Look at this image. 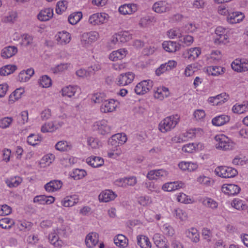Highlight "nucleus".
<instances>
[{
  "instance_id": "09e8293b",
  "label": "nucleus",
  "mask_w": 248,
  "mask_h": 248,
  "mask_svg": "<svg viewBox=\"0 0 248 248\" xmlns=\"http://www.w3.org/2000/svg\"><path fill=\"white\" fill-rule=\"evenodd\" d=\"M163 49L169 52H174L179 49V46L175 42L173 41H164L162 43Z\"/></svg>"
},
{
  "instance_id": "bf43d9fd",
  "label": "nucleus",
  "mask_w": 248,
  "mask_h": 248,
  "mask_svg": "<svg viewBox=\"0 0 248 248\" xmlns=\"http://www.w3.org/2000/svg\"><path fill=\"white\" fill-rule=\"evenodd\" d=\"M57 130L54 121L45 123L41 127V132L43 133L53 132Z\"/></svg>"
},
{
  "instance_id": "2eb2a0df",
  "label": "nucleus",
  "mask_w": 248,
  "mask_h": 248,
  "mask_svg": "<svg viewBox=\"0 0 248 248\" xmlns=\"http://www.w3.org/2000/svg\"><path fill=\"white\" fill-rule=\"evenodd\" d=\"M177 65V62L174 60H169L167 62L161 64L155 71V75L157 76L169 72Z\"/></svg>"
},
{
  "instance_id": "f257e3e1",
  "label": "nucleus",
  "mask_w": 248,
  "mask_h": 248,
  "mask_svg": "<svg viewBox=\"0 0 248 248\" xmlns=\"http://www.w3.org/2000/svg\"><path fill=\"white\" fill-rule=\"evenodd\" d=\"M71 233L70 228L60 220L56 227H53L52 231L48 235L49 242L55 247H62L63 242L59 236L67 237Z\"/></svg>"
},
{
  "instance_id": "6e6552de",
  "label": "nucleus",
  "mask_w": 248,
  "mask_h": 248,
  "mask_svg": "<svg viewBox=\"0 0 248 248\" xmlns=\"http://www.w3.org/2000/svg\"><path fill=\"white\" fill-rule=\"evenodd\" d=\"M154 83L150 79L144 80L138 83L135 87V93L137 95H143L152 88Z\"/></svg>"
},
{
  "instance_id": "a878e982",
  "label": "nucleus",
  "mask_w": 248,
  "mask_h": 248,
  "mask_svg": "<svg viewBox=\"0 0 248 248\" xmlns=\"http://www.w3.org/2000/svg\"><path fill=\"white\" fill-rule=\"evenodd\" d=\"M186 236L193 243H197L200 241V234L198 230L194 227L187 229L185 231Z\"/></svg>"
},
{
  "instance_id": "ddd939ff",
  "label": "nucleus",
  "mask_w": 248,
  "mask_h": 248,
  "mask_svg": "<svg viewBox=\"0 0 248 248\" xmlns=\"http://www.w3.org/2000/svg\"><path fill=\"white\" fill-rule=\"evenodd\" d=\"M232 69L239 73L248 71V60L246 59H236L231 64Z\"/></svg>"
},
{
  "instance_id": "1a4fd4ad",
  "label": "nucleus",
  "mask_w": 248,
  "mask_h": 248,
  "mask_svg": "<svg viewBox=\"0 0 248 248\" xmlns=\"http://www.w3.org/2000/svg\"><path fill=\"white\" fill-rule=\"evenodd\" d=\"M119 106V102L113 99L105 100L100 106V111L102 113H110L116 110Z\"/></svg>"
},
{
  "instance_id": "49530a36",
  "label": "nucleus",
  "mask_w": 248,
  "mask_h": 248,
  "mask_svg": "<svg viewBox=\"0 0 248 248\" xmlns=\"http://www.w3.org/2000/svg\"><path fill=\"white\" fill-rule=\"evenodd\" d=\"M172 213L173 215L181 221L185 222L188 219V216L187 212L181 208H175Z\"/></svg>"
},
{
  "instance_id": "c03bdc74",
  "label": "nucleus",
  "mask_w": 248,
  "mask_h": 248,
  "mask_svg": "<svg viewBox=\"0 0 248 248\" xmlns=\"http://www.w3.org/2000/svg\"><path fill=\"white\" fill-rule=\"evenodd\" d=\"M114 244L118 247L125 248L128 245V240L124 235L119 234L115 236L113 238Z\"/></svg>"
},
{
  "instance_id": "f8f14e48",
  "label": "nucleus",
  "mask_w": 248,
  "mask_h": 248,
  "mask_svg": "<svg viewBox=\"0 0 248 248\" xmlns=\"http://www.w3.org/2000/svg\"><path fill=\"white\" fill-rule=\"evenodd\" d=\"M227 30L222 26H218L215 30L216 35L215 43L217 44L220 43L226 44L229 42V37Z\"/></svg>"
},
{
  "instance_id": "a211bd4d",
  "label": "nucleus",
  "mask_w": 248,
  "mask_h": 248,
  "mask_svg": "<svg viewBox=\"0 0 248 248\" xmlns=\"http://www.w3.org/2000/svg\"><path fill=\"white\" fill-rule=\"evenodd\" d=\"M185 186V183L181 181L170 182L164 184L162 189L166 192H173L184 188Z\"/></svg>"
},
{
  "instance_id": "473e14b6",
  "label": "nucleus",
  "mask_w": 248,
  "mask_h": 248,
  "mask_svg": "<svg viewBox=\"0 0 248 248\" xmlns=\"http://www.w3.org/2000/svg\"><path fill=\"white\" fill-rule=\"evenodd\" d=\"M53 10L51 8H44L38 14V19L41 21H46L53 16Z\"/></svg>"
},
{
  "instance_id": "ea45409f",
  "label": "nucleus",
  "mask_w": 248,
  "mask_h": 248,
  "mask_svg": "<svg viewBox=\"0 0 248 248\" xmlns=\"http://www.w3.org/2000/svg\"><path fill=\"white\" fill-rule=\"evenodd\" d=\"M17 52V48L15 46H8L4 47L1 52V56L3 58H10Z\"/></svg>"
},
{
  "instance_id": "6ab92c4d",
  "label": "nucleus",
  "mask_w": 248,
  "mask_h": 248,
  "mask_svg": "<svg viewBox=\"0 0 248 248\" xmlns=\"http://www.w3.org/2000/svg\"><path fill=\"white\" fill-rule=\"evenodd\" d=\"M221 190L223 193L228 196H235L240 193V187L236 185L225 184L222 185Z\"/></svg>"
},
{
  "instance_id": "4be33fe9",
  "label": "nucleus",
  "mask_w": 248,
  "mask_h": 248,
  "mask_svg": "<svg viewBox=\"0 0 248 248\" xmlns=\"http://www.w3.org/2000/svg\"><path fill=\"white\" fill-rule=\"evenodd\" d=\"M201 54V49L199 47H195L186 50L183 53V56L185 59L191 61L198 58Z\"/></svg>"
},
{
  "instance_id": "864d4df0",
  "label": "nucleus",
  "mask_w": 248,
  "mask_h": 248,
  "mask_svg": "<svg viewBox=\"0 0 248 248\" xmlns=\"http://www.w3.org/2000/svg\"><path fill=\"white\" fill-rule=\"evenodd\" d=\"M38 84L42 88H49L52 85V80L48 76L43 75L38 79Z\"/></svg>"
},
{
  "instance_id": "5701e85b",
  "label": "nucleus",
  "mask_w": 248,
  "mask_h": 248,
  "mask_svg": "<svg viewBox=\"0 0 248 248\" xmlns=\"http://www.w3.org/2000/svg\"><path fill=\"white\" fill-rule=\"evenodd\" d=\"M79 200L78 195L73 194L64 197L62 200L61 204L65 207H72L76 205L78 202Z\"/></svg>"
},
{
  "instance_id": "f03ea898",
  "label": "nucleus",
  "mask_w": 248,
  "mask_h": 248,
  "mask_svg": "<svg viewBox=\"0 0 248 248\" xmlns=\"http://www.w3.org/2000/svg\"><path fill=\"white\" fill-rule=\"evenodd\" d=\"M214 140L215 147L218 150L228 151L233 150L235 147V143L224 134L217 135Z\"/></svg>"
},
{
  "instance_id": "dca6fc26",
  "label": "nucleus",
  "mask_w": 248,
  "mask_h": 248,
  "mask_svg": "<svg viewBox=\"0 0 248 248\" xmlns=\"http://www.w3.org/2000/svg\"><path fill=\"white\" fill-rule=\"evenodd\" d=\"M94 127L97 129L99 134L103 135L110 133L112 129L108 122L106 120H102L95 122L94 124Z\"/></svg>"
},
{
  "instance_id": "6e6d98bb",
  "label": "nucleus",
  "mask_w": 248,
  "mask_h": 248,
  "mask_svg": "<svg viewBox=\"0 0 248 248\" xmlns=\"http://www.w3.org/2000/svg\"><path fill=\"white\" fill-rule=\"evenodd\" d=\"M55 156L52 154H47L44 155L40 161L41 168H46L49 166L54 161Z\"/></svg>"
},
{
  "instance_id": "4d7b16f0",
  "label": "nucleus",
  "mask_w": 248,
  "mask_h": 248,
  "mask_svg": "<svg viewBox=\"0 0 248 248\" xmlns=\"http://www.w3.org/2000/svg\"><path fill=\"white\" fill-rule=\"evenodd\" d=\"M82 17V14L81 12H74L70 14L68 18L69 23L71 25H76Z\"/></svg>"
},
{
  "instance_id": "338daca9",
  "label": "nucleus",
  "mask_w": 248,
  "mask_h": 248,
  "mask_svg": "<svg viewBox=\"0 0 248 248\" xmlns=\"http://www.w3.org/2000/svg\"><path fill=\"white\" fill-rule=\"evenodd\" d=\"M41 140L42 138L40 136L34 134H30L27 138L28 143L32 146L37 145Z\"/></svg>"
},
{
  "instance_id": "0eeeda50",
  "label": "nucleus",
  "mask_w": 248,
  "mask_h": 248,
  "mask_svg": "<svg viewBox=\"0 0 248 248\" xmlns=\"http://www.w3.org/2000/svg\"><path fill=\"white\" fill-rule=\"evenodd\" d=\"M215 174L223 178H230L235 177L238 173L234 168L227 166H218L215 170Z\"/></svg>"
},
{
  "instance_id": "9d476101",
  "label": "nucleus",
  "mask_w": 248,
  "mask_h": 248,
  "mask_svg": "<svg viewBox=\"0 0 248 248\" xmlns=\"http://www.w3.org/2000/svg\"><path fill=\"white\" fill-rule=\"evenodd\" d=\"M135 78V75L132 72H128L119 75L116 79L117 85L122 86H126L131 83Z\"/></svg>"
},
{
  "instance_id": "a18cd8bd",
  "label": "nucleus",
  "mask_w": 248,
  "mask_h": 248,
  "mask_svg": "<svg viewBox=\"0 0 248 248\" xmlns=\"http://www.w3.org/2000/svg\"><path fill=\"white\" fill-rule=\"evenodd\" d=\"M202 204L205 207L212 209H216L218 207V203L214 199L204 197L202 198L200 200Z\"/></svg>"
},
{
  "instance_id": "c756f323",
  "label": "nucleus",
  "mask_w": 248,
  "mask_h": 248,
  "mask_svg": "<svg viewBox=\"0 0 248 248\" xmlns=\"http://www.w3.org/2000/svg\"><path fill=\"white\" fill-rule=\"evenodd\" d=\"M117 195L111 190H105L100 193L99 195V200L101 202H108L114 200Z\"/></svg>"
},
{
  "instance_id": "052dcab7",
  "label": "nucleus",
  "mask_w": 248,
  "mask_h": 248,
  "mask_svg": "<svg viewBox=\"0 0 248 248\" xmlns=\"http://www.w3.org/2000/svg\"><path fill=\"white\" fill-rule=\"evenodd\" d=\"M15 224V221L13 219L5 217L0 219V226L4 229H10Z\"/></svg>"
},
{
  "instance_id": "c85d7f7f",
  "label": "nucleus",
  "mask_w": 248,
  "mask_h": 248,
  "mask_svg": "<svg viewBox=\"0 0 248 248\" xmlns=\"http://www.w3.org/2000/svg\"><path fill=\"white\" fill-rule=\"evenodd\" d=\"M155 244L159 248H169L167 239L159 233H155L153 236Z\"/></svg>"
},
{
  "instance_id": "79ce46f5",
  "label": "nucleus",
  "mask_w": 248,
  "mask_h": 248,
  "mask_svg": "<svg viewBox=\"0 0 248 248\" xmlns=\"http://www.w3.org/2000/svg\"><path fill=\"white\" fill-rule=\"evenodd\" d=\"M230 120V116L222 114L214 117L212 120V123L215 126H220L228 123Z\"/></svg>"
},
{
  "instance_id": "72a5a7b5",
  "label": "nucleus",
  "mask_w": 248,
  "mask_h": 248,
  "mask_svg": "<svg viewBox=\"0 0 248 248\" xmlns=\"http://www.w3.org/2000/svg\"><path fill=\"white\" fill-rule=\"evenodd\" d=\"M203 133V130L201 128H191L184 132L183 136L186 139L187 141L189 139L201 136Z\"/></svg>"
},
{
  "instance_id": "39448f33",
  "label": "nucleus",
  "mask_w": 248,
  "mask_h": 248,
  "mask_svg": "<svg viewBox=\"0 0 248 248\" xmlns=\"http://www.w3.org/2000/svg\"><path fill=\"white\" fill-rule=\"evenodd\" d=\"M99 37V33L96 31L84 32L81 36V44L83 47H89L97 41Z\"/></svg>"
},
{
  "instance_id": "13d9d810",
  "label": "nucleus",
  "mask_w": 248,
  "mask_h": 248,
  "mask_svg": "<svg viewBox=\"0 0 248 248\" xmlns=\"http://www.w3.org/2000/svg\"><path fill=\"white\" fill-rule=\"evenodd\" d=\"M16 69L15 65H6L0 69V75L1 76H7L13 73Z\"/></svg>"
},
{
  "instance_id": "c9c22d12",
  "label": "nucleus",
  "mask_w": 248,
  "mask_h": 248,
  "mask_svg": "<svg viewBox=\"0 0 248 248\" xmlns=\"http://www.w3.org/2000/svg\"><path fill=\"white\" fill-rule=\"evenodd\" d=\"M202 146L200 143H189L182 146V151L186 154H192L197 152L199 148L202 149Z\"/></svg>"
},
{
  "instance_id": "5fc2aeb1",
  "label": "nucleus",
  "mask_w": 248,
  "mask_h": 248,
  "mask_svg": "<svg viewBox=\"0 0 248 248\" xmlns=\"http://www.w3.org/2000/svg\"><path fill=\"white\" fill-rule=\"evenodd\" d=\"M177 200L184 204H191L195 202L193 198H190L183 192H180L177 195Z\"/></svg>"
},
{
  "instance_id": "9b49d317",
  "label": "nucleus",
  "mask_w": 248,
  "mask_h": 248,
  "mask_svg": "<svg viewBox=\"0 0 248 248\" xmlns=\"http://www.w3.org/2000/svg\"><path fill=\"white\" fill-rule=\"evenodd\" d=\"M127 140V136L124 133H117L113 135L108 140V145L117 148L125 143Z\"/></svg>"
},
{
  "instance_id": "69168bd1",
  "label": "nucleus",
  "mask_w": 248,
  "mask_h": 248,
  "mask_svg": "<svg viewBox=\"0 0 248 248\" xmlns=\"http://www.w3.org/2000/svg\"><path fill=\"white\" fill-rule=\"evenodd\" d=\"M17 227L21 231H28L31 229L32 223L26 220L19 221L17 224Z\"/></svg>"
},
{
  "instance_id": "7c9ffc66",
  "label": "nucleus",
  "mask_w": 248,
  "mask_h": 248,
  "mask_svg": "<svg viewBox=\"0 0 248 248\" xmlns=\"http://www.w3.org/2000/svg\"><path fill=\"white\" fill-rule=\"evenodd\" d=\"M99 235L98 233L92 232L87 235L85 238V243L87 247L91 248L94 247L98 242Z\"/></svg>"
},
{
  "instance_id": "4c0bfd02",
  "label": "nucleus",
  "mask_w": 248,
  "mask_h": 248,
  "mask_svg": "<svg viewBox=\"0 0 248 248\" xmlns=\"http://www.w3.org/2000/svg\"><path fill=\"white\" fill-rule=\"evenodd\" d=\"M25 88L24 87H20L16 89L13 92L9 97V102L12 104L20 99L25 93Z\"/></svg>"
},
{
  "instance_id": "20e7f679",
  "label": "nucleus",
  "mask_w": 248,
  "mask_h": 248,
  "mask_svg": "<svg viewBox=\"0 0 248 248\" xmlns=\"http://www.w3.org/2000/svg\"><path fill=\"white\" fill-rule=\"evenodd\" d=\"M109 15L105 12L96 13L90 15L88 23L92 26H99L107 23L109 20Z\"/></svg>"
},
{
  "instance_id": "412c9836",
  "label": "nucleus",
  "mask_w": 248,
  "mask_h": 248,
  "mask_svg": "<svg viewBox=\"0 0 248 248\" xmlns=\"http://www.w3.org/2000/svg\"><path fill=\"white\" fill-rule=\"evenodd\" d=\"M178 167L184 172H192L198 169V165L196 162L182 161L178 163Z\"/></svg>"
},
{
  "instance_id": "f704fd0d",
  "label": "nucleus",
  "mask_w": 248,
  "mask_h": 248,
  "mask_svg": "<svg viewBox=\"0 0 248 248\" xmlns=\"http://www.w3.org/2000/svg\"><path fill=\"white\" fill-rule=\"evenodd\" d=\"M6 186L10 188L17 187L22 182L21 177L18 176H12L5 179Z\"/></svg>"
},
{
  "instance_id": "aec40b11",
  "label": "nucleus",
  "mask_w": 248,
  "mask_h": 248,
  "mask_svg": "<svg viewBox=\"0 0 248 248\" xmlns=\"http://www.w3.org/2000/svg\"><path fill=\"white\" fill-rule=\"evenodd\" d=\"M168 174V171L164 169L153 170L147 173L146 177L150 180H153L165 178Z\"/></svg>"
},
{
  "instance_id": "37998d69",
  "label": "nucleus",
  "mask_w": 248,
  "mask_h": 248,
  "mask_svg": "<svg viewBox=\"0 0 248 248\" xmlns=\"http://www.w3.org/2000/svg\"><path fill=\"white\" fill-rule=\"evenodd\" d=\"M127 50L124 48L119 49L112 52L109 56V59L112 61H116L124 58L127 54Z\"/></svg>"
},
{
  "instance_id": "0e129e2a",
  "label": "nucleus",
  "mask_w": 248,
  "mask_h": 248,
  "mask_svg": "<svg viewBox=\"0 0 248 248\" xmlns=\"http://www.w3.org/2000/svg\"><path fill=\"white\" fill-rule=\"evenodd\" d=\"M193 116L196 121L203 122L205 119L206 113L203 109H197L194 111Z\"/></svg>"
},
{
  "instance_id": "680f3d73",
  "label": "nucleus",
  "mask_w": 248,
  "mask_h": 248,
  "mask_svg": "<svg viewBox=\"0 0 248 248\" xmlns=\"http://www.w3.org/2000/svg\"><path fill=\"white\" fill-rule=\"evenodd\" d=\"M68 7V2L66 0H61L57 2L56 7V12L58 15H61L65 12Z\"/></svg>"
},
{
  "instance_id": "bb28decb",
  "label": "nucleus",
  "mask_w": 248,
  "mask_h": 248,
  "mask_svg": "<svg viewBox=\"0 0 248 248\" xmlns=\"http://www.w3.org/2000/svg\"><path fill=\"white\" fill-rule=\"evenodd\" d=\"M55 39L58 44L62 45L69 43L71 39L70 34L66 31L59 32L55 35Z\"/></svg>"
},
{
  "instance_id": "a19ab883",
  "label": "nucleus",
  "mask_w": 248,
  "mask_h": 248,
  "mask_svg": "<svg viewBox=\"0 0 248 248\" xmlns=\"http://www.w3.org/2000/svg\"><path fill=\"white\" fill-rule=\"evenodd\" d=\"M86 163L93 168L102 166L104 163V159L99 156H91L86 159Z\"/></svg>"
},
{
  "instance_id": "e2e57ef3",
  "label": "nucleus",
  "mask_w": 248,
  "mask_h": 248,
  "mask_svg": "<svg viewBox=\"0 0 248 248\" xmlns=\"http://www.w3.org/2000/svg\"><path fill=\"white\" fill-rule=\"evenodd\" d=\"M232 207L238 210H242L246 208L245 202L238 198L234 199L231 202Z\"/></svg>"
},
{
  "instance_id": "58836bf2",
  "label": "nucleus",
  "mask_w": 248,
  "mask_h": 248,
  "mask_svg": "<svg viewBox=\"0 0 248 248\" xmlns=\"http://www.w3.org/2000/svg\"><path fill=\"white\" fill-rule=\"evenodd\" d=\"M72 64L70 62L62 63L51 68V71L55 74H60L72 69Z\"/></svg>"
},
{
  "instance_id": "603ef678",
  "label": "nucleus",
  "mask_w": 248,
  "mask_h": 248,
  "mask_svg": "<svg viewBox=\"0 0 248 248\" xmlns=\"http://www.w3.org/2000/svg\"><path fill=\"white\" fill-rule=\"evenodd\" d=\"M87 175V172L83 169H73L70 173V176L74 180H80L83 178Z\"/></svg>"
},
{
  "instance_id": "3c124183",
  "label": "nucleus",
  "mask_w": 248,
  "mask_h": 248,
  "mask_svg": "<svg viewBox=\"0 0 248 248\" xmlns=\"http://www.w3.org/2000/svg\"><path fill=\"white\" fill-rule=\"evenodd\" d=\"M138 245L141 248H151L152 244L148 237L145 235H139L137 236Z\"/></svg>"
},
{
  "instance_id": "393cba45",
  "label": "nucleus",
  "mask_w": 248,
  "mask_h": 248,
  "mask_svg": "<svg viewBox=\"0 0 248 248\" xmlns=\"http://www.w3.org/2000/svg\"><path fill=\"white\" fill-rule=\"evenodd\" d=\"M244 18L245 15L243 13L236 11L229 14L227 21L230 24H236L241 22Z\"/></svg>"
},
{
  "instance_id": "4468645a",
  "label": "nucleus",
  "mask_w": 248,
  "mask_h": 248,
  "mask_svg": "<svg viewBox=\"0 0 248 248\" xmlns=\"http://www.w3.org/2000/svg\"><path fill=\"white\" fill-rule=\"evenodd\" d=\"M138 10V5L134 3H125L121 5L118 8L119 14L123 16L132 15L135 13Z\"/></svg>"
},
{
  "instance_id": "8fccbe9b",
  "label": "nucleus",
  "mask_w": 248,
  "mask_h": 248,
  "mask_svg": "<svg viewBox=\"0 0 248 248\" xmlns=\"http://www.w3.org/2000/svg\"><path fill=\"white\" fill-rule=\"evenodd\" d=\"M225 69L221 66H210L207 67L206 71L209 75L217 76L223 74Z\"/></svg>"
},
{
  "instance_id": "7ed1b4c3",
  "label": "nucleus",
  "mask_w": 248,
  "mask_h": 248,
  "mask_svg": "<svg viewBox=\"0 0 248 248\" xmlns=\"http://www.w3.org/2000/svg\"><path fill=\"white\" fill-rule=\"evenodd\" d=\"M179 121L180 116L177 114L168 116L160 122L159 130L164 133L170 131L175 127Z\"/></svg>"
},
{
  "instance_id": "2f4dec72",
  "label": "nucleus",
  "mask_w": 248,
  "mask_h": 248,
  "mask_svg": "<svg viewBox=\"0 0 248 248\" xmlns=\"http://www.w3.org/2000/svg\"><path fill=\"white\" fill-rule=\"evenodd\" d=\"M80 91L79 88L76 85H69L63 87L62 90V94L63 96L72 97L77 93Z\"/></svg>"
},
{
  "instance_id": "b1692460",
  "label": "nucleus",
  "mask_w": 248,
  "mask_h": 248,
  "mask_svg": "<svg viewBox=\"0 0 248 248\" xmlns=\"http://www.w3.org/2000/svg\"><path fill=\"white\" fill-rule=\"evenodd\" d=\"M55 198L52 196L37 195L34 198L33 202L34 203L41 205H48L55 202Z\"/></svg>"
},
{
  "instance_id": "de8ad7c7",
  "label": "nucleus",
  "mask_w": 248,
  "mask_h": 248,
  "mask_svg": "<svg viewBox=\"0 0 248 248\" xmlns=\"http://www.w3.org/2000/svg\"><path fill=\"white\" fill-rule=\"evenodd\" d=\"M232 110L236 114H242L248 111V102L245 101L242 104H235L232 107Z\"/></svg>"
},
{
  "instance_id": "e433bc0d",
  "label": "nucleus",
  "mask_w": 248,
  "mask_h": 248,
  "mask_svg": "<svg viewBox=\"0 0 248 248\" xmlns=\"http://www.w3.org/2000/svg\"><path fill=\"white\" fill-rule=\"evenodd\" d=\"M55 148L60 152H69L72 149L73 144L70 141L62 140L57 142Z\"/></svg>"
},
{
  "instance_id": "f3484780",
  "label": "nucleus",
  "mask_w": 248,
  "mask_h": 248,
  "mask_svg": "<svg viewBox=\"0 0 248 248\" xmlns=\"http://www.w3.org/2000/svg\"><path fill=\"white\" fill-rule=\"evenodd\" d=\"M170 96V92L168 87L160 85L156 87L154 91L155 98L162 101Z\"/></svg>"
},
{
  "instance_id": "774afa93",
  "label": "nucleus",
  "mask_w": 248,
  "mask_h": 248,
  "mask_svg": "<svg viewBox=\"0 0 248 248\" xmlns=\"http://www.w3.org/2000/svg\"><path fill=\"white\" fill-rule=\"evenodd\" d=\"M167 35L169 38L170 39H174L181 37L182 33L180 29L178 28H173L167 31Z\"/></svg>"
},
{
  "instance_id": "423d86ee",
  "label": "nucleus",
  "mask_w": 248,
  "mask_h": 248,
  "mask_svg": "<svg viewBox=\"0 0 248 248\" xmlns=\"http://www.w3.org/2000/svg\"><path fill=\"white\" fill-rule=\"evenodd\" d=\"M173 7V2L170 0H158L153 4L152 10L157 14H163L170 12Z\"/></svg>"
},
{
  "instance_id": "cd10ccee",
  "label": "nucleus",
  "mask_w": 248,
  "mask_h": 248,
  "mask_svg": "<svg viewBox=\"0 0 248 248\" xmlns=\"http://www.w3.org/2000/svg\"><path fill=\"white\" fill-rule=\"evenodd\" d=\"M62 185L63 184L62 181L54 180L46 183L44 187L47 192L51 193L60 190L62 188Z\"/></svg>"
}]
</instances>
